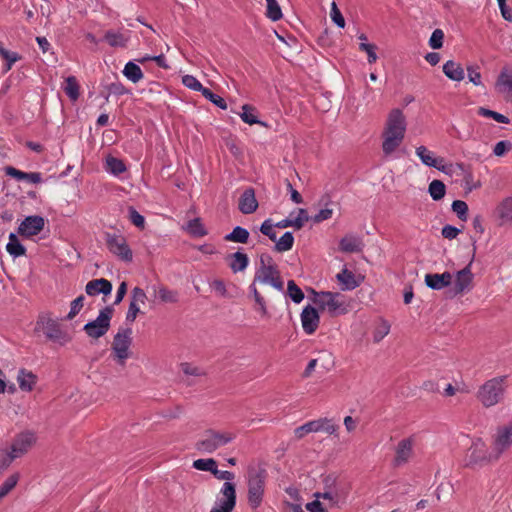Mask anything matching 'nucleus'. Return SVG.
Wrapping results in <instances>:
<instances>
[{
  "label": "nucleus",
  "instance_id": "8fccbe9b",
  "mask_svg": "<svg viewBox=\"0 0 512 512\" xmlns=\"http://www.w3.org/2000/svg\"><path fill=\"white\" fill-rule=\"evenodd\" d=\"M478 114L483 117L492 118L493 120H495L498 123H503V124L510 123V119L507 116H505L499 112L484 108V107H480L478 109Z\"/></svg>",
  "mask_w": 512,
  "mask_h": 512
},
{
  "label": "nucleus",
  "instance_id": "b1692460",
  "mask_svg": "<svg viewBox=\"0 0 512 512\" xmlns=\"http://www.w3.org/2000/svg\"><path fill=\"white\" fill-rule=\"evenodd\" d=\"M85 292L89 296H97L99 294L107 296L112 292V284L104 278L91 280L86 284Z\"/></svg>",
  "mask_w": 512,
  "mask_h": 512
},
{
  "label": "nucleus",
  "instance_id": "473e14b6",
  "mask_svg": "<svg viewBox=\"0 0 512 512\" xmlns=\"http://www.w3.org/2000/svg\"><path fill=\"white\" fill-rule=\"evenodd\" d=\"M152 290L157 297L163 303H176L178 301V293L174 290H170L162 285L152 286Z\"/></svg>",
  "mask_w": 512,
  "mask_h": 512
},
{
  "label": "nucleus",
  "instance_id": "f257e3e1",
  "mask_svg": "<svg viewBox=\"0 0 512 512\" xmlns=\"http://www.w3.org/2000/svg\"><path fill=\"white\" fill-rule=\"evenodd\" d=\"M407 117L400 108L391 109L381 132V149L385 157H394L407 133Z\"/></svg>",
  "mask_w": 512,
  "mask_h": 512
},
{
  "label": "nucleus",
  "instance_id": "052dcab7",
  "mask_svg": "<svg viewBox=\"0 0 512 512\" xmlns=\"http://www.w3.org/2000/svg\"><path fill=\"white\" fill-rule=\"evenodd\" d=\"M444 33L441 29H435L429 39V46L432 49H440L443 46Z\"/></svg>",
  "mask_w": 512,
  "mask_h": 512
},
{
  "label": "nucleus",
  "instance_id": "e2e57ef3",
  "mask_svg": "<svg viewBox=\"0 0 512 512\" xmlns=\"http://www.w3.org/2000/svg\"><path fill=\"white\" fill-rule=\"evenodd\" d=\"M511 149H512V143L507 140H502L495 144L493 153L497 157H502L507 152H509Z\"/></svg>",
  "mask_w": 512,
  "mask_h": 512
},
{
  "label": "nucleus",
  "instance_id": "e433bc0d",
  "mask_svg": "<svg viewBox=\"0 0 512 512\" xmlns=\"http://www.w3.org/2000/svg\"><path fill=\"white\" fill-rule=\"evenodd\" d=\"M105 169L108 173L117 176L126 170V166L122 160L113 156H107L105 160Z\"/></svg>",
  "mask_w": 512,
  "mask_h": 512
},
{
  "label": "nucleus",
  "instance_id": "2f4dec72",
  "mask_svg": "<svg viewBox=\"0 0 512 512\" xmlns=\"http://www.w3.org/2000/svg\"><path fill=\"white\" fill-rule=\"evenodd\" d=\"M248 264L249 258L243 252L237 251L230 256L229 266L234 273L244 271Z\"/></svg>",
  "mask_w": 512,
  "mask_h": 512
},
{
  "label": "nucleus",
  "instance_id": "412c9836",
  "mask_svg": "<svg viewBox=\"0 0 512 512\" xmlns=\"http://www.w3.org/2000/svg\"><path fill=\"white\" fill-rule=\"evenodd\" d=\"M336 280L340 285L341 290L351 291L356 289L363 281V277L354 274L347 266H343L341 271L336 274Z\"/></svg>",
  "mask_w": 512,
  "mask_h": 512
},
{
  "label": "nucleus",
  "instance_id": "a18cd8bd",
  "mask_svg": "<svg viewBox=\"0 0 512 512\" xmlns=\"http://www.w3.org/2000/svg\"><path fill=\"white\" fill-rule=\"evenodd\" d=\"M294 236L291 232H285L275 244V250L278 252L289 251L293 247Z\"/></svg>",
  "mask_w": 512,
  "mask_h": 512
},
{
  "label": "nucleus",
  "instance_id": "ea45409f",
  "mask_svg": "<svg viewBox=\"0 0 512 512\" xmlns=\"http://www.w3.org/2000/svg\"><path fill=\"white\" fill-rule=\"evenodd\" d=\"M428 193L434 201H439L445 196L446 186L440 180H433L429 184Z\"/></svg>",
  "mask_w": 512,
  "mask_h": 512
},
{
  "label": "nucleus",
  "instance_id": "5fc2aeb1",
  "mask_svg": "<svg viewBox=\"0 0 512 512\" xmlns=\"http://www.w3.org/2000/svg\"><path fill=\"white\" fill-rule=\"evenodd\" d=\"M84 296L80 295L76 299H74L70 304V310L65 317V320H72L79 314L84 306Z\"/></svg>",
  "mask_w": 512,
  "mask_h": 512
},
{
  "label": "nucleus",
  "instance_id": "69168bd1",
  "mask_svg": "<svg viewBox=\"0 0 512 512\" xmlns=\"http://www.w3.org/2000/svg\"><path fill=\"white\" fill-rule=\"evenodd\" d=\"M146 300H147V296L143 289H141L139 287H135L132 290V292H131V302L132 303L141 305V304H145Z\"/></svg>",
  "mask_w": 512,
  "mask_h": 512
},
{
  "label": "nucleus",
  "instance_id": "aec40b11",
  "mask_svg": "<svg viewBox=\"0 0 512 512\" xmlns=\"http://www.w3.org/2000/svg\"><path fill=\"white\" fill-rule=\"evenodd\" d=\"M300 320L303 331L307 335H312L319 327L320 315L315 307L307 305L302 309Z\"/></svg>",
  "mask_w": 512,
  "mask_h": 512
},
{
  "label": "nucleus",
  "instance_id": "de8ad7c7",
  "mask_svg": "<svg viewBox=\"0 0 512 512\" xmlns=\"http://www.w3.org/2000/svg\"><path fill=\"white\" fill-rule=\"evenodd\" d=\"M267 2V11L266 16L273 22L280 20L283 16L281 7L278 4L277 0H266Z\"/></svg>",
  "mask_w": 512,
  "mask_h": 512
},
{
  "label": "nucleus",
  "instance_id": "c85d7f7f",
  "mask_svg": "<svg viewBox=\"0 0 512 512\" xmlns=\"http://www.w3.org/2000/svg\"><path fill=\"white\" fill-rule=\"evenodd\" d=\"M442 69L445 76L452 81L461 82L465 78V71L462 65L453 60L446 61Z\"/></svg>",
  "mask_w": 512,
  "mask_h": 512
},
{
  "label": "nucleus",
  "instance_id": "49530a36",
  "mask_svg": "<svg viewBox=\"0 0 512 512\" xmlns=\"http://www.w3.org/2000/svg\"><path fill=\"white\" fill-rule=\"evenodd\" d=\"M0 55L6 61L5 71H9L12 66L21 59V56L14 51H9L0 44Z\"/></svg>",
  "mask_w": 512,
  "mask_h": 512
},
{
  "label": "nucleus",
  "instance_id": "9d476101",
  "mask_svg": "<svg viewBox=\"0 0 512 512\" xmlns=\"http://www.w3.org/2000/svg\"><path fill=\"white\" fill-rule=\"evenodd\" d=\"M37 436L30 430L22 431L16 434L10 443H6L11 453L16 459L22 458L36 445Z\"/></svg>",
  "mask_w": 512,
  "mask_h": 512
},
{
  "label": "nucleus",
  "instance_id": "9b49d317",
  "mask_svg": "<svg viewBox=\"0 0 512 512\" xmlns=\"http://www.w3.org/2000/svg\"><path fill=\"white\" fill-rule=\"evenodd\" d=\"M235 506L236 486L233 482H224L210 512H232Z\"/></svg>",
  "mask_w": 512,
  "mask_h": 512
},
{
  "label": "nucleus",
  "instance_id": "4c0bfd02",
  "mask_svg": "<svg viewBox=\"0 0 512 512\" xmlns=\"http://www.w3.org/2000/svg\"><path fill=\"white\" fill-rule=\"evenodd\" d=\"M291 227L299 230L309 220L308 213L305 209L299 208L297 211H293L289 214Z\"/></svg>",
  "mask_w": 512,
  "mask_h": 512
},
{
  "label": "nucleus",
  "instance_id": "7c9ffc66",
  "mask_svg": "<svg viewBox=\"0 0 512 512\" xmlns=\"http://www.w3.org/2000/svg\"><path fill=\"white\" fill-rule=\"evenodd\" d=\"M239 116H240L241 120L246 124H249V125L260 124L264 127L267 126V124L265 122H262L259 120L256 109L248 104L242 105L241 112L239 113Z\"/></svg>",
  "mask_w": 512,
  "mask_h": 512
},
{
  "label": "nucleus",
  "instance_id": "c9c22d12",
  "mask_svg": "<svg viewBox=\"0 0 512 512\" xmlns=\"http://www.w3.org/2000/svg\"><path fill=\"white\" fill-rule=\"evenodd\" d=\"M183 229L193 237H203L207 235V230L200 218H194L188 221Z\"/></svg>",
  "mask_w": 512,
  "mask_h": 512
},
{
  "label": "nucleus",
  "instance_id": "09e8293b",
  "mask_svg": "<svg viewBox=\"0 0 512 512\" xmlns=\"http://www.w3.org/2000/svg\"><path fill=\"white\" fill-rule=\"evenodd\" d=\"M19 481V474L14 473L6 478L0 486V500L12 491Z\"/></svg>",
  "mask_w": 512,
  "mask_h": 512
},
{
  "label": "nucleus",
  "instance_id": "680f3d73",
  "mask_svg": "<svg viewBox=\"0 0 512 512\" xmlns=\"http://www.w3.org/2000/svg\"><path fill=\"white\" fill-rule=\"evenodd\" d=\"M130 221L138 228L144 229L145 218L133 207L128 209Z\"/></svg>",
  "mask_w": 512,
  "mask_h": 512
},
{
  "label": "nucleus",
  "instance_id": "4468645a",
  "mask_svg": "<svg viewBox=\"0 0 512 512\" xmlns=\"http://www.w3.org/2000/svg\"><path fill=\"white\" fill-rule=\"evenodd\" d=\"M108 250L124 262H131L133 253L122 235L108 234L106 238Z\"/></svg>",
  "mask_w": 512,
  "mask_h": 512
},
{
  "label": "nucleus",
  "instance_id": "a19ab883",
  "mask_svg": "<svg viewBox=\"0 0 512 512\" xmlns=\"http://www.w3.org/2000/svg\"><path fill=\"white\" fill-rule=\"evenodd\" d=\"M249 239V232L247 229L236 226L231 233L225 236L226 241L235 243H246Z\"/></svg>",
  "mask_w": 512,
  "mask_h": 512
},
{
  "label": "nucleus",
  "instance_id": "6ab92c4d",
  "mask_svg": "<svg viewBox=\"0 0 512 512\" xmlns=\"http://www.w3.org/2000/svg\"><path fill=\"white\" fill-rule=\"evenodd\" d=\"M45 226V220L42 216H27L19 225L18 233L26 238L39 234Z\"/></svg>",
  "mask_w": 512,
  "mask_h": 512
},
{
  "label": "nucleus",
  "instance_id": "7ed1b4c3",
  "mask_svg": "<svg viewBox=\"0 0 512 512\" xmlns=\"http://www.w3.org/2000/svg\"><path fill=\"white\" fill-rule=\"evenodd\" d=\"M499 459L493 446L489 447L481 439H474L467 449L464 457V463L468 467H483L494 463Z\"/></svg>",
  "mask_w": 512,
  "mask_h": 512
},
{
  "label": "nucleus",
  "instance_id": "603ef678",
  "mask_svg": "<svg viewBox=\"0 0 512 512\" xmlns=\"http://www.w3.org/2000/svg\"><path fill=\"white\" fill-rule=\"evenodd\" d=\"M64 90L72 100H77L79 97V86L74 76H70L65 81Z\"/></svg>",
  "mask_w": 512,
  "mask_h": 512
},
{
  "label": "nucleus",
  "instance_id": "c03bdc74",
  "mask_svg": "<svg viewBox=\"0 0 512 512\" xmlns=\"http://www.w3.org/2000/svg\"><path fill=\"white\" fill-rule=\"evenodd\" d=\"M192 467L199 471H207L214 473L217 462L213 458H201L193 461Z\"/></svg>",
  "mask_w": 512,
  "mask_h": 512
},
{
  "label": "nucleus",
  "instance_id": "13d9d810",
  "mask_svg": "<svg viewBox=\"0 0 512 512\" xmlns=\"http://www.w3.org/2000/svg\"><path fill=\"white\" fill-rule=\"evenodd\" d=\"M330 18L339 28L345 27V19L335 1L331 3Z\"/></svg>",
  "mask_w": 512,
  "mask_h": 512
},
{
  "label": "nucleus",
  "instance_id": "ddd939ff",
  "mask_svg": "<svg viewBox=\"0 0 512 512\" xmlns=\"http://www.w3.org/2000/svg\"><path fill=\"white\" fill-rule=\"evenodd\" d=\"M336 431L337 426L334 424L333 420L329 418H319L297 427L294 430V436L297 439H302L310 433L325 432L329 435H333Z\"/></svg>",
  "mask_w": 512,
  "mask_h": 512
},
{
  "label": "nucleus",
  "instance_id": "a211bd4d",
  "mask_svg": "<svg viewBox=\"0 0 512 512\" xmlns=\"http://www.w3.org/2000/svg\"><path fill=\"white\" fill-rule=\"evenodd\" d=\"M473 273L469 266L459 270L455 277H452L451 290L454 295L463 294L472 288Z\"/></svg>",
  "mask_w": 512,
  "mask_h": 512
},
{
  "label": "nucleus",
  "instance_id": "4d7b16f0",
  "mask_svg": "<svg viewBox=\"0 0 512 512\" xmlns=\"http://www.w3.org/2000/svg\"><path fill=\"white\" fill-rule=\"evenodd\" d=\"M207 100H209L210 102H212L215 106H217L218 108L222 109V110H226L227 109V103L226 101L219 95L213 93L211 90H209L208 88L206 90H203V94H202Z\"/></svg>",
  "mask_w": 512,
  "mask_h": 512
},
{
  "label": "nucleus",
  "instance_id": "f704fd0d",
  "mask_svg": "<svg viewBox=\"0 0 512 512\" xmlns=\"http://www.w3.org/2000/svg\"><path fill=\"white\" fill-rule=\"evenodd\" d=\"M6 250L14 258L23 256L26 252L25 247L21 244L14 233L9 234Z\"/></svg>",
  "mask_w": 512,
  "mask_h": 512
},
{
  "label": "nucleus",
  "instance_id": "338daca9",
  "mask_svg": "<svg viewBox=\"0 0 512 512\" xmlns=\"http://www.w3.org/2000/svg\"><path fill=\"white\" fill-rule=\"evenodd\" d=\"M273 227H274V224L272 223L271 219H266L261 224L260 231L264 235L268 236L271 240L275 241L276 240V233H275Z\"/></svg>",
  "mask_w": 512,
  "mask_h": 512
},
{
  "label": "nucleus",
  "instance_id": "423d86ee",
  "mask_svg": "<svg viewBox=\"0 0 512 512\" xmlns=\"http://www.w3.org/2000/svg\"><path fill=\"white\" fill-rule=\"evenodd\" d=\"M505 390V378L497 377L486 381L479 388L477 397L484 407L489 408L502 400Z\"/></svg>",
  "mask_w": 512,
  "mask_h": 512
},
{
  "label": "nucleus",
  "instance_id": "20e7f679",
  "mask_svg": "<svg viewBox=\"0 0 512 512\" xmlns=\"http://www.w3.org/2000/svg\"><path fill=\"white\" fill-rule=\"evenodd\" d=\"M270 285L278 291H283L284 284L273 259L269 255H261L259 267L256 269L254 283Z\"/></svg>",
  "mask_w": 512,
  "mask_h": 512
},
{
  "label": "nucleus",
  "instance_id": "3c124183",
  "mask_svg": "<svg viewBox=\"0 0 512 512\" xmlns=\"http://www.w3.org/2000/svg\"><path fill=\"white\" fill-rule=\"evenodd\" d=\"M287 295L296 304H299L304 299V294L302 290L296 285V283L293 280H290L287 283Z\"/></svg>",
  "mask_w": 512,
  "mask_h": 512
},
{
  "label": "nucleus",
  "instance_id": "393cba45",
  "mask_svg": "<svg viewBox=\"0 0 512 512\" xmlns=\"http://www.w3.org/2000/svg\"><path fill=\"white\" fill-rule=\"evenodd\" d=\"M414 441L411 438L403 439L398 443L395 463L400 466L409 461L413 454Z\"/></svg>",
  "mask_w": 512,
  "mask_h": 512
},
{
  "label": "nucleus",
  "instance_id": "cd10ccee",
  "mask_svg": "<svg viewBox=\"0 0 512 512\" xmlns=\"http://www.w3.org/2000/svg\"><path fill=\"white\" fill-rule=\"evenodd\" d=\"M363 246L364 244L361 237L354 234L344 236L339 242L340 250L345 253L360 252Z\"/></svg>",
  "mask_w": 512,
  "mask_h": 512
},
{
  "label": "nucleus",
  "instance_id": "864d4df0",
  "mask_svg": "<svg viewBox=\"0 0 512 512\" xmlns=\"http://www.w3.org/2000/svg\"><path fill=\"white\" fill-rule=\"evenodd\" d=\"M452 211L457 215L461 221L468 219V205L465 201L455 200L451 205Z\"/></svg>",
  "mask_w": 512,
  "mask_h": 512
},
{
  "label": "nucleus",
  "instance_id": "0e129e2a",
  "mask_svg": "<svg viewBox=\"0 0 512 512\" xmlns=\"http://www.w3.org/2000/svg\"><path fill=\"white\" fill-rule=\"evenodd\" d=\"M467 75L468 79L471 83H473L475 86H481L482 85V76L479 72L478 68L474 66H468L467 67Z\"/></svg>",
  "mask_w": 512,
  "mask_h": 512
},
{
  "label": "nucleus",
  "instance_id": "dca6fc26",
  "mask_svg": "<svg viewBox=\"0 0 512 512\" xmlns=\"http://www.w3.org/2000/svg\"><path fill=\"white\" fill-rule=\"evenodd\" d=\"M492 446L499 458L506 450L512 447V423L497 428L493 436Z\"/></svg>",
  "mask_w": 512,
  "mask_h": 512
},
{
  "label": "nucleus",
  "instance_id": "774afa93",
  "mask_svg": "<svg viewBox=\"0 0 512 512\" xmlns=\"http://www.w3.org/2000/svg\"><path fill=\"white\" fill-rule=\"evenodd\" d=\"M256 303V311L259 313L261 319H268L270 317V313L267 307V304L263 297L257 298L255 300Z\"/></svg>",
  "mask_w": 512,
  "mask_h": 512
},
{
  "label": "nucleus",
  "instance_id": "a878e982",
  "mask_svg": "<svg viewBox=\"0 0 512 512\" xmlns=\"http://www.w3.org/2000/svg\"><path fill=\"white\" fill-rule=\"evenodd\" d=\"M425 283L433 290H441L452 283V274L449 272L426 274Z\"/></svg>",
  "mask_w": 512,
  "mask_h": 512
},
{
  "label": "nucleus",
  "instance_id": "37998d69",
  "mask_svg": "<svg viewBox=\"0 0 512 512\" xmlns=\"http://www.w3.org/2000/svg\"><path fill=\"white\" fill-rule=\"evenodd\" d=\"M128 39V36H125L124 34L119 32L108 31L105 34V40L112 47H124L126 46Z\"/></svg>",
  "mask_w": 512,
  "mask_h": 512
},
{
  "label": "nucleus",
  "instance_id": "1a4fd4ad",
  "mask_svg": "<svg viewBox=\"0 0 512 512\" xmlns=\"http://www.w3.org/2000/svg\"><path fill=\"white\" fill-rule=\"evenodd\" d=\"M36 329L42 331L45 336L54 342L64 344L68 341L65 333L61 330L59 321L49 313H43L36 322Z\"/></svg>",
  "mask_w": 512,
  "mask_h": 512
},
{
  "label": "nucleus",
  "instance_id": "f3484780",
  "mask_svg": "<svg viewBox=\"0 0 512 512\" xmlns=\"http://www.w3.org/2000/svg\"><path fill=\"white\" fill-rule=\"evenodd\" d=\"M415 154L423 165L448 173L447 166L444 164V159L437 157L435 153L425 145H418L415 148Z\"/></svg>",
  "mask_w": 512,
  "mask_h": 512
},
{
  "label": "nucleus",
  "instance_id": "6e6552de",
  "mask_svg": "<svg viewBox=\"0 0 512 512\" xmlns=\"http://www.w3.org/2000/svg\"><path fill=\"white\" fill-rule=\"evenodd\" d=\"M266 473L264 470L249 474L248 478V504L252 509L258 508L264 497Z\"/></svg>",
  "mask_w": 512,
  "mask_h": 512
},
{
  "label": "nucleus",
  "instance_id": "79ce46f5",
  "mask_svg": "<svg viewBox=\"0 0 512 512\" xmlns=\"http://www.w3.org/2000/svg\"><path fill=\"white\" fill-rule=\"evenodd\" d=\"M16 460L6 444L0 446V474L6 471Z\"/></svg>",
  "mask_w": 512,
  "mask_h": 512
},
{
  "label": "nucleus",
  "instance_id": "72a5a7b5",
  "mask_svg": "<svg viewBox=\"0 0 512 512\" xmlns=\"http://www.w3.org/2000/svg\"><path fill=\"white\" fill-rule=\"evenodd\" d=\"M122 72L123 75L133 83H138L144 77L140 66L132 61H129L125 64Z\"/></svg>",
  "mask_w": 512,
  "mask_h": 512
},
{
  "label": "nucleus",
  "instance_id": "f8f14e48",
  "mask_svg": "<svg viewBox=\"0 0 512 512\" xmlns=\"http://www.w3.org/2000/svg\"><path fill=\"white\" fill-rule=\"evenodd\" d=\"M112 314L113 309L111 307L103 308L100 310L95 320H92L84 325L83 330L90 338L93 339H98L104 336L110 328Z\"/></svg>",
  "mask_w": 512,
  "mask_h": 512
},
{
  "label": "nucleus",
  "instance_id": "f03ea898",
  "mask_svg": "<svg viewBox=\"0 0 512 512\" xmlns=\"http://www.w3.org/2000/svg\"><path fill=\"white\" fill-rule=\"evenodd\" d=\"M314 304L322 311L328 313L332 317L345 315L351 308V303L346 297L338 292L330 291H313Z\"/></svg>",
  "mask_w": 512,
  "mask_h": 512
},
{
  "label": "nucleus",
  "instance_id": "6e6d98bb",
  "mask_svg": "<svg viewBox=\"0 0 512 512\" xmlns=\"http://www.w3.org/2000/svg\"><path fill=\"white\" fill-rule=\"evenodd\" d=\"M182 84L190 90L198 91L203 94V90L207 88L203 87L202 84L198 81V79L193 75H184L182 77Z\"/></svg>",
  "mask_w": 512,
  "mask_h": 512
},
{
  "label": "nucleus",
  "instance_id": "2eb2a0df",
  "mask_svg": "<svg viewBox=\"0 0 512 512\" xmlns=\"http://www.w3.org/2000/svg\"><path fill=\"white\" fill-rule=\"evenodd\" d=\"M493 88L495 93L505 101L512 100V68L505 66L500 70Z\"/></svg>",
  "mask_w": 512,
  "mask_h": 512
},
{
  "label": "nucleus",
  "instance_id": "5701e85b",
  "mask_svg": "<svg viewBox=\"0 0 512 512\" xmlns=\"http://www.w3.org/2000/svg\"><path fill=\"white\" fill-rule=\"evenodd\" d=\"M238 208L243 214H251L257 210L258 201L254 189L248 188L241 194Z\"/></svg>",
  "mask_w": 512,
  "mask_h": 512
},
{
  "label": "nucleus",
  "instance_id": "4be33fe9",
  "mask_svg": "<svg viewBox=\"0 0 512 512\" xmlns=\"http://www.w3.org/2000/svg\"><path fill=\"white\" fill-rule=\"evenodd\" d=\"M495 216L502 226H512V196L502 199L495 208Z\"/></svg>",
  "mask_w": 512,
  "mask_h": 512
},
{
  "label": "nucleus",
  "instance_id": "bf43d9fd",
  "mask_svg": "<svg viewBox=\"0 0 512 512\" xmlns=\"http://www.w3.org/2000/svg\"><path fill=\"white\" fill-rule=\"evenodd\" d=\"M359 49L367 54V60L370 64L375 63L378 59L376 54V45L372 43H360Z\"/></svg>",
  "mask_w": 512,
  "mask_h": 512
},
{
  "label": "nucleus",
  "instance_id": "58836bf2",
  "mask_svg": "<svg viewBox=\"0 0 512 512\" xmlns=\"http://www.w3.org/2000/svg\"><path fill=\"white\" fill-rule=\"evenodd\" d=\"M391 325L387 320L380 319L373 330V341L379 343L382 341L390 332Z\"/></svg>",
  "mask_w": 512,
  "mask_h": 512
},
{
  "label": "nucleus",
  "instance_id": "c756f323",
  "mask_svg": "<svg viewBox=\"0 0 512 512\" xmlns=\"http://www.w3.org/2000/svg\"><path fill=\"white\" fill-rule=\"evenodd\" d=\"M458 167L462 171V186L467 193L481 187L480 180L475 179L470 169L465 168L463 164H458Z\"/></svg>",
  "mask_w": 512,
  "mask_h": 512
},
{
  "label": "nucleus",
  "instance_id": "bb28decb",
  "mask_svg": "<svg viewBox=\"0 0 512 512\" xmlns=\"http://www.w3.org/2000/svg\"><path fill=\"white\" fill-rule=\"evenodd\" d=\"M16 380L21 391L31 392L37 384L38 377L31 371L20 369Z\"/></svg>",
  "mask_w": 512,
  "mask_h": 512
},
{
  "label": "nucleus",
  "instance_id": "0eeeda50",
  "mask_svg": "<svg viewBox=\"0 0 512 512\" xmlns=\"http://www.w3.org/2000/svg\"><path fill=\"white\" fill-rule=\"evenodd\" d=\"M132 330L130 328L119 329L115 334L111 346V356L120 366H124L131 357Z\"/></svg>",
  "mask_w": 512,
  "mask_h": 512
},
{
  "label": "nucleus",
  "instance_id": "39448f33",
  "mask_svg": "<svg viewBox=\"0 0 512 512\" xmlns=\"http://www.w3.org/2000/svg\"><path fill=\"white\" fill-rule=\"evenodd\" d=\"M235 434L228 431L207 430L196 442L195 448L204 454H212L219 448L231 443Z\"/></svg>",
  "mask_w": 512,
  "mask_h": 512
}]
</instances>
